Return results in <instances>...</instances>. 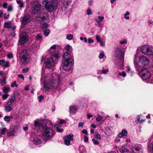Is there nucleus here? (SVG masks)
Here are the masks:
<instances>
[{"label": "nucleus", "mask_w": 153, "mask_h": 153, "mask_svg": "<svg viewBox=\"0 0 153 153\" xmlns=\"http://www.w3.org/2000/svg\"><path fill=\"white\" fill-rule=\"evenodd\" d=\"M43 87L42 88L43 91H48L50 89H56L59 85L60 76L56 73L48 75L45 77Z\"/></svg>", "instance_id": "1"}, {"label": "nucleus", "mask_w": 153, "mask_h": 153, "mask_svg": "<svg viewBox=\"0 0 153 153\" xmlns=\"http://www.w3.org/2000/svg\"><path fill=\"white\" fill-rule=\"evenodd\" d=\"M65 49L67 51L63 55L62 64L63 69L65 70L68 71L70 70L74 62L73 56L68 51L71 52L73 49L70 45L68 44L65 46Z\"/></svg>", "instance_id": "2"}, {"label": "nucleus", "mask_w": 153, "mask_h": 153, "mask_svg": "<svg viewBox=\"0 0 153 153\" xmlns=\"http://www.w3.org/2000/svg\"><path fill=\"white\" fill-rule=\"evenodd\" d=\"M137 55L136 54L134 56V63L135 67L138 70H139V69L144 67L149 64V61L146 56L143 55H141L139 57L138 62L137 59Z\"/></svg>", "instance_id": "3"}, {"label": "nucleus", "mask_w": 153, "mask_h": 153, "mask_svg": "<svg viewBox=\"0 0 153 153\" xmlns=\"http://www.w3.org/2000/svg\"><path fill=\"white\" fill-rule=\"evenodd\" d=\"M18 53H19V58L21 62L24 65L27 63L29 61L30 57V54L25 49H23L19 53V51L18 50Z\"/></svg>", "instance_id": "4"}, {"label": "nucleus", "mask_w": 153, "mask_h": 153, "mask_svg": "<svg viewBox=\"0 0 153 153\" xmlns=\"http://www.w3.org/2000/svg\"><path fill=\"white\" fill-rule=\"evenodd\" d=\"M42 134L43 137L45 138L44 140L47 141L53 138L55 136L54 131L51 128L46 127L43 130Z\"/></svg>", "instance_id": "5"}, {"label": "nucleus", "mask_w": 153, "mask_h": 153, "mask_svg": "<svg viewBox=\"0 0 153 153\" xmlns=\"http://www.w3.org/2000/svg\"><path fill=\"white\" fill-rule=\"evenodd\" d=\"M140 49L144 54L148 56L153 55V47L151 46L145 45L143 46Z\"/></svg>", "instance_id": "6"}, {"label": "nucleus", "mask_w": 153, "mask_h": 153, "mask_svg": "<svg viewBox=\"0 0 153 153\" xmlns=\"http://www.w3.org/2000/svg\"><path fill=\"white\" fill-rule=\"evenodd\" d=\"M140 75L142 77L144 80H147V82H149L151 83H153V80H151L149 81V80H148L151 76L150 73L146 69L143 70L139 72Z\"/></svg>", "instance_id": "7"}, {"label": "nucleus", "mask_w": 153, "mask_h": 153, "mask_svg": "<svg viewBox=\"0 0 153 153\" xmlns=\"http://www.w3.org/2000/svg\"><path fill=\"white\" fill-rule=\"evenodd\" d=\"M51 4L50 5L46 6L45 8L49 12H55L56 10L58 1L57 0H54L52 1H50Z\"/></svg>", "instance_id": "8"}, {"label": "nucleus", "mask_w": 153, "mask_h": 153, "mask_svg": "<svg viewBox=\"0 0 153 153\" xmlns=\"http://www.w3.org/2000/svg\"><path fill=\"white\" fill-rule=\"evenodd\" d=\"M48 19V15L47 12H42L41 11L36 17L35 20L37 22L42 23V21H45Z\"/></svg>", "instance_id": "9"}, {"label": "nucleus", "mask_w": 153, "mask_h": 153, "mask_svg": "<svg viewBox=\"0 0 153 153\" xmlns=\"http://www.w3.org/2000/svg\"><path fill=\"white\" fill-rule=\"evenodd\" d=\"M35 2V0L32 1L31 2L32 4L33 5L31 9V13L33 14H37L42 8L41 5L38 2L34 4Z\"/></svg>", "instance_id": "10"}, {"label": "nucleus", "mask_w": 153, "mask_h": 153, "mask_svg": "<svg viewBox=\"0 0 153 153\" xmlns=\"http://www.w3.org/2000/svg\"><path fill=\"white\" fill-rule=\"evenodd\" d=\"M115 54L116 57L122 62L124 61V52L122 51L120 48L117 47L115 49Z\"/></svg>", "instance_id": "11"}, {"label": "nucleus", "mask_w": 153, "mask_h": 153, "mask_svg": "<svg viewBox=\"0 0 153 153\" xmlns=\"http://www.w3.org/2000/svg\"><path fill=\"white\" fill-rule=\"evenodd\" d=\"M18 127L17 126H11L9 130L7 131V136L8 137L13 136L17 132Z\"/></svg>", "instance_id": "12"}, {"label": "nucleus", "mask_w": 153, "mask_h": 153, "mask_svg": "<svg viewBox=\"0 0 153 153\" xmlns=\"http://www.w3.org/2000/svg\"><path fill=\"white\" fill-rule=\"evenodd\" d=\"M28 39V36L26 32H24L20 34L19 42L20 44L23 45L27 42Z\"/></svg>", "instance_id": "13"}, {"label": "nucleus", "mask_w": 153, "mask_h": 153, "mask_svg": "<svg viewBox=\"0 0 153 153\" xmlns=\"http://www.w3.org/2000/svg\"><path fill=\"white\" fill-rule=\"evenodd\" d=\"M30 18L31 16L28 14H26L23 16L21 17L20 21L22 22V25L23 26L28 23Z\"/></svg>", "instance_id": "14"}, {"label": "nucleus", "mask_w": 153, "mask_h": 153, "mask_svg": "<svg viewBox=\"0 0 153 153\" xmlns=\"http://www.w3.org/2000/svg\"><path fill=\"white\" fill-rule=\"evenodd\" d=\"M73 135L72 134H71L68 135L67 136L63 137L64 140V143L66 146H69L70 144V141L73 140Z\"/></svg>", "instance_id": "15"}, {"label": "nucleus", "mask_w": 153, "mask_h": 153, "mask_svg": "<svg viewBox=\"0 0 153 153\" xmlns=\"http://www.w3.org/2000/svg\"><path fill=\"white\" fill-rule=\"evenodd\" d=\"M71 4V0H63V3L61 8L62 12L66 10Z\"/></svg>", "instance_id": "16"}, {"label": "nucleus", "mask_w": 153, "mask_h": 153, "mask_svg": "<svg viewBox=\"0 0 153 153\" xmlns=\"http://www.w3.org/2000/svg\"><path fill=\"white\" fill-rule=\"evenodd\" d=\"M55 63V62L53 59L51 58L47 59L45 62V66L48 68H51Z\"/></svg>", "instance_id": "17"}, {"label": "nucleus", "mask_w": 153, "mask_h": 153, "mask_svg": "<svg viewBox=\"0 0 153 153\" xmlns=\"http://www.w3.org/2000/svg\"><path fill=\"white\" fill-rule=\"evenodd\" d=\"M131 149L132 153H143L142 149L136 146H132Z\"/></svg>", "instance_id": "18"}, {"label": "nucleus", "mask_w": 153, "mask_h": 153, "mask_svg": "<svg viewBox=\"0 0 153 153\" xmlns=\"http://www.w3.org/2000/svg\"><path fill=\"white\" fill-rule=\"evenodd\" d=\"M60 53L58 51L54 52L52 54L51 59H53L55 62L60 56Z\"/></svg>", "instance_id": "19"}, {"label": "nucleus", "mask_w": 153, "mask_h": 153, "mask_svg": "<svg viewBox=\"0 0 153 153\" xmlns=\"http://www.w3.org/2000/svg\"><path fill=\"white\" fill-rule=\"evenodd\" d=\"M78 107L75 105H71L69 107V112L71 114H75L77 111Z\"/></svg>", "instance_id": "20"}, {"label": "nucleus", "mask_w": 153, "mask_h": 153, "mask_svg": "<svg viewBox=\"0 0 153 153\" xmlns=\"http://www.w3.org/2000/svg\"><path fill=\"white\" fill-rule=\"evenodd\" d=\"M128 132L125 129H123L121 133L118 134V137L122 138L124 137H126L127 135Z\"/></svg>", "instance_id": "21"}, {"label": "nucleus", "mask_w": 153, "mask_h": 153, "mask_svg": "<svg viewBox=\"0 0 153 153\" xmlns=\"http://www.w3.org/2000/svg\"><path fill=\"white\" fill-rule=\"evenodd\" d=\"M33 142L34 144L38 145L41 143L42 141L36 137H34L33 140Z\"/></svg>", "instance_id": "22"}, {"label": "nucleus", "mask_w": 153, "mask_h": 153, "mask_svg": "<svg viewBox=\"0 0 153 153\" xmlns=\"http://www.w3.org/2000/svg\"><path fill=\"white\" fill-rule=\"evenodd\" d=\"M11 98H9V100L7 104L8 105H10L15 101V98L13 96H11Z\"/></svg>", "instance_id": "23"}, {"label": "nucleus", "mask_w": 153, "mask_h": 153, "mask_svg": "<svg viewBox=\"0 0 153 153\" xmlns=\"http://www.w3.org/2000/svg\"><path fill=\"white\" fill-rule=\"evenodd\" d=\"M32 49L34 51L37 50L39 48V44L36 43H34L32 45Z\"/></svg>", "instance_id": "24"}, {"label": "nucleus", "mask_w": 153, "mask_h": 153, "mask_svg": "<svg viewBox=\"0 0 153 153\" xmlns=\"http://www.w3.org/2000/svg\"><path fill=\"white\" fill-rule=\"evenodd\" d=\"M79 153H85L86 152L85 147L83 146H80L79 147Z\"/></svg>", "instance_id": "25"}, {"label": "nucleus", "mask_w": 153, "mask_h": 153, "mask_svg": "<svg viewBox=\"0 0 153 153\" xmlns=\"http://www.w3.org/2000/svg\"><path fill=\"white\" fill-rule=\"evenodd\" d=\"M60 126V125L59 123H56V131L59 132H62L63 129L62 128H60L59 127Z\"/></svg>", "instance_id": "26"}, {"label": "nucleus", "mask_w": 153, "mask_h": 153, "mask_svg": "<svg viewBox=\"0 0 153 153\" xmlns=\"http://www.w3.org/2000/svg\"><path fill=\"white\" fill-rule=\"evenodd\" d=\"M13 117V116L11 115L10 116H6L4 117V119L5 121L9 122L11 120Z\"/></svg>", "instance_id": "27"}, {"label": "nucleus", "mask_w": 153, "mask_h": 153, "mask_svg": "<svg viewBox=\"0 0 153 153\" xmlns=\"http://www.w3.org/2000/svg\"><path fill=\"white\" fill-rule=\"evenodd\" d=\"M148 148L150 152L153 153V143H149L148 146Z\"/></svg>", "instance_id": "28"}, {"label": "nucleus", "mask_w": 153, "mask_h": 153, "mask_svg": "<svg viewBox=\"0 0 153 153\" xmlns=\"http://www.w3.org/2000/svg\"><path fill=\"white\" fill-rule=\"evenodd\" d=\"M42 39V36L41 35L38 34H37L35 37V40L36 41L41 40Z\"/></svg>", "instance_id": "29"}, {"label": "nucleus", "mask_w": 153, "mask_h": 153, "mask_svg": "<svg viewBox=\"0 0 153 153\" xmlns=\"http://www.w3.org/2000/svg\"><path fill=\"white\" fill-rule=\"evenodd\" d=\"M5 110L7 112H9L12 110V108L9 105L6 106L4 107Z\"/></svg>", "instance_id": "30"}, {"label": "nucleus", "mask_w": 153, "mask_h": 153, "mask_svg": "<svg viewBox=\"0 0 153 153\" xmlns=\"http://www.w3.org/2000/svg\"><path fill=\"white\" fill-rule=\"evenodd\" d=\"M2 90L3 92L7 93L10 91V89L9 87L4 86Z\"/></svg>", "instance_id": "31"}, {"label": "nucleus", "mask_w": 153, "mask_h": 153, "mask_svg": "<svg viewBox=\"0 0 153 153\" xmlns=\"http://www.w3.org/2000/svg\"><path fill=\"white\" fill-rule=\"evenodd\" d=\"M140 117L139 115H138L137 116L136 120H135V122L137 123H141L144 121V120H140Z\"/></svg>", "instance_id": "32"}, {"label": "nucleus", "mask_w": 153, "mask_h": 153, "mask_svg": "<svg viewBox=\"0 0 153 153\" xmlns=\"http://www.w3.org/2000/svg\"><path fill=\"white\" fill-rule=\"evenodd\" d=\"M7 130V129L5 128H2L0 129V132L1 134H2L3 135L5 133V132Z\"/></svg>", "instance_id": "33"}, {"label": "nucleus", "mask_w": 153, "mask_h": 153, "mask_svg": "<svg viewBox=\"0 0 153 153\" xmlns=\"http://www.w3.org/2000/svg\"><path fill=\"white\" fill-rule=\"evenodd\" d=\"M9 95L7 93L3 94L2 97V99L3 100H5L7 99Z\"/></svg>", "instance_id": "34"}, {"label": "nucleus", "mask_w": 153, "mask_h": 153, "mask_svg": "<svg viewBox=\"0 0 153 153\" xmlns=\"http://www.w3.org/2000/svg\"><path fill=\"white\" fill-rule=\"evenodd\" d=\"M50 32V31L49 29H47L45 30L44 31V34L46 36H47L49 34Z\"/></svg>", "instance_id": "35"}, {"label": "nucleus", "mask_w": 153, "mask_h": 153, "mask_svg": "<svg viewBox=\"0 0 153 153\" xmlns=\"http://www.w3.org/2000/svg\"><path fill=\"white\" fill-rule=\"evenodd\" d=\"M11 25L10 23L9 22H5L4 26L6 28H9L11 27Z\"/></svg>", "instance_id": "36"}, {"label": "nucleus", "mask_w": 153, "mask_h": 153, "mask_svg": "<svg viewBox=\"0 0 153 153\" xmlns=\"http://www.w3.org/2000/svg\"><path fill=\"white\" fill-rule=\"evenodd\" d=\"M129 12H127L126 13L124 14V18L127 20H128L129 19V17L127 16L129 14Z\"/></svg>", "instance_id": "37"}, {"label": "nucleus", "mask_w": 153, "mask_h": 153, "mask_svg": "<svg viewBox=\"0 0 153 153\" xmlns=\"http://www.w3.org/2000/svg\"><path fill=\"white\" fill-rule=\"evenodd\" d=\"M73 38V36L71 34H68L66 36V39L69 40H71Z\"/></svg>", "instance_id": "38"}, {"label": "nucleus", "mask_w": 153, "mask_h": 153, "mask_svg": "<svg viewBox=\"0 0 153 153\" xmlns=\"http://www.w3.org/2000/svg\"><path fill=\"white\" fill-rule=\"evenodd\" d=\"M95 137L97 139H100L101 138L100 135V134L97 133H95L94 134Z\"/></svg>", "instance_id": "39"}, {"label": "nucleus", "mask_w": 153, "mask_h": 153, "mask_svg": "<svg viewBox=\"0 0 153 153\" xmlns=\"http://www.w3.org/2000/svg\"><path fill=\"white\" fill-rule=\"evenodd\" d=\"M92 141L95 145H97L99 143V141L97 140H96L94 138L92 139Z\"/></svg>", "instance_id": "40"}, {"label": "nucleus", "mask_w": 153, "mask_h": 153, "mask_svg": "<svg viewBox=\"0 0 153 153\" xmlns=\"http://www.w3.org/2000/svg\"><path fill=\"white\" fill-rule=\"evenodd\" d=\"M119 75L120 76H122L123 77H125L126 76V74L125 71H122L121 72H120L119 73Z\"/></svg>", "instance_id": "41"}, {"label": "nucleus", "mask_w": 153, "mask_h": 153, "mask_svg": "<svg viewBox=\"0 0 153 153\" xmlns=\"http://www.w3.org/2000/svg\"><path fill=\"white\" fill-rule=\"evenodd\" d=\"M48 26V25L45 22L43 23L41 25L42 28H45L47 27Z\"/></svg>", "instance_id": "42"}, {"label": "nucleus", "mask_w": 153, "mask_h": 153, "mask_svg": "<svg viewBox=\"0 0 153 153\" xmlns=\"http://www.w3.org/2000/svg\"><path fill=\"white\" fill-rule=\"evenodd\" d=\"M105 57V55L104 53L101 52L100 53V55L99 56V57L100 59H101L102 58H104Z\"/></svg>", "instance_id": "43"}, {"label": "nucleus", "mask_w": 153, "mask_h": 153, "mask_svg": "<svg viewBox=\"0 0 153 153\" xmlns=\"http://www.w3.org/2000/svg\"><path fill=\"white\" fill-rule=\"evenodd\" d=\"M108 72V69H106L101 70V73L104 74H106Z\"/></svg>", "instance_id": "44"}, {"label": "nucleus", "mask_w": 153, "mask_h": 153, "mask_svg": "<svg viewBox=\"0 0 153 153\" xmlns=\"http://www.w3.org/2000/svg\"><path fill=\"white\" fill-rule=\"evenodd\" d=\"M11 87L13 88L14 87H17L18 86V85L16 84V81H14L11 85Z\"/></svg>", "instance_id": "45"}, {"label": "nucleus", "mask_w": 153, "mask_h": 153, "mask_svg": "<svg viewBox=\"0 0 153 153\" xmlns=\"http://www.w3.org/2000/svg\"><path fill=\"white\" fill-rule=\"evenodd\" d=\"M5 78H4L0 82V84L1 85H3L6 84V81H5Z\"/></svg>", "instance_id": "46"}, {"label": "nucleus", "mask_w": 153, "mask_h": 153, "mask_svg": "<svg viewBox=\"0 0 153 153\" xmlns=\"http://www.w3.org/2000/svg\"><path fill=\"white\" fill-rule=\"evenodd\" d=\"M96 39L97 40V42H99L102 40H101V38L100 36V35H98L96 37Z\"/></svg>", "instance_id": "47"}, {"label": "nucleus", "mask_w": 153, "mask_h": 153, "mask_svg": "<svg viewBox=\"0 0 153 153\" xmlns=\"http://www.w3.org/2000/svg\"><path fill=\"white\" fill-rule=\"evenodd\" d=\"M86 13L88 15H90L92 14L91 10L90 9H89L86 10Z\"/></svg>", "instance_id": "48"}, {"label": "nucleus", "mask_w": 153, "mask_h": 153, "mask_svg": "<svg viewBox=\"0 0 153 153\" xmlns=\"http://www.w3.org/2000/svg\"><path fill=\"white\" fill-rule=\"evenodd\" d=\"M48 0H44L42 2V4L43 5H45V7L47 5V4L48 3Z\"/></svg>", "instance_id": "49"}, {"label": "nucleus", "mask_w": 153, "mask_h": 153, "mask_svg": "<svg viewBox=\"0 0 153 153\" xmlns=\"http://www.w3.org/2000/svg\"><path fill=\"white\" fill-rule=\"evenodd\" d=\"M102 117H101L100 115H98V117L96 119V120L97 122L100 121L102 119Z\"/></svg>", "instance_id": "50"}, {"label": "nucleus", "mask_w": 153, "mask_h": 153, "mask_svg": "<svg viewBox=\"0 0 153 153\" xmlns=\"http://www.w3.org/2000/svg\"><path fill=\"white\" fill-rule=\"evenodd\" d=\"M98 19H99V22H102L103 21V20L104 19V17L103 16H99L98 17Z\"/></svg>", "instance_id": "51"}, {"label": "nucleus", "mask_w": 153, "mask_h": 153, "mask_svg": "<svg viewBox=\"0 0 153 153\" xmlns=\"http://www.w3.org/2000/svg\"><path fill=\"white\" fill-rule=\"evenodd\" d=\"M9 66V62L8 61H7L6 62V63H4V65H3V67L4 68L8 67Z\"/></svg>", "instance_id": "52"}, {"label": "nucleus", "mask_w": 153, "mask_h": 153, "mask_svg": "<svg viewBox=\"0 0 153 153\" xmlns=\"http://www.w3.org/2000/svg\"><path fill=\"white\" fill-rule=\"evenodd\" d=\"M39 101V102H41L44 99V96L42 95H40L38 97Z\"/></svg>", "instance_id": "53"}, {"label": "nucleus", "mask_w": 153, "mask_h": 153, "mask_svg": "<svg viewBox=\"0 0 153 153\" xmlns=\"http://www.w3.org/2000/svg\"><path fill=\"white\" fill-rule=\"evenodd\" d=\"M20 96V94L19 92H16L14 94L13 96H14L16 98V97H18Z\"/></svg>", "instance_id": "54"}, {"label": "nucleus", "mask_w": 153, "mask_h": 153, "mask_svg": "<svg viewBox=\"0 0 153 153\" xmlns=\"http://www.w3.org/2000/svg\"><path fill=\"white\" fill-rule=\"evenodd\" d=\"M5 62V60L4 59L0 60V65L3 66Z\"/></svg>", "instance_id": "55"}, {"label": "nucleus", "mask_w": 153, "mask_h": 153, "mask_svg": "<svg viewBox=\"0 0 153 153\" xmlns=\"http://www.w3.org/2000/svg\"><path fill=\"white\" fill-rule=\"evenodd\" d=\"M12 6L10 5L7 8V10L8 12L11 11L12 10Z\"/></svg>", "instance_id": "56"}, {"label": "nucleus", "mask_w": 153, "mask_h": 153, "mask_svg": "<svg viewBox=\"0 0 153 153\" xmlns=\"http://www.w3.org/2000/svg\"><path fill=\"white\" fill-rule=\"evenodd\" d=\"M82 133L83 134H85L86 135H87L88 134L87 130L85 129L82 130Z\"/></svg>", "instance_id": "57"}, {"label": "nucleus", "mask_w": 153, "mask_h": 153, "mask_svg": "<svg viewBox=\"0 0 153 153\" xmlns=\"http://www.w3.org/2000/svg\"><path fill=\"white\" fill-rule=\"evenodd\" d=\"M84 141L85 143H87V142H88V137L86 136H84Z\"/></svg>", "instance_id": "58"}, {"label": "nucleus", "mask_w": 153, "mask_h": 153, "mask_svg": "<svg viewBox=\"0 0 153 153\" xmlns=\"http://www.w3.org/2000/svg\"><path fill=\"white\" fill-rule=\"evenodd\" d=\"M127 42V40L126 39L124 40L123 41H122L120 42V43L121 45H123L124 44H126Z\"/></svg>", "instance_id": "59"}, {"label": "nucleus", "mask_w": 153, "mask_h": 153, "mask_svg": "<svg viewBox=\"0 0 153 153\" xmlns=\"http://www.w3.org/2000/svg\"><path fill=\"white\" fill-rule=\"evenodd\" d=\"M7 56L9 59H12L13 58V55L11 53H9L7 55Z\"/></svg>", "instance_id": "60"}, {"label": "nucleus", "mask_w": 153, "mask_h": 153, "mask_svg": "<svg viewBox=\"0 0 153 153\" xmlns=\"http://www.w3.org/2000/svg\"><path fill=\"white\" fill-rule=\"evenodd\" d=\"M34 125L36 126H39V123L37 121H35L34 123Z\"/></svg>", "instance_id": "61"}, {"label": "nucleus", "mask_w": 153, "mask_h": 153, "mask_svg": "<svg viewBox=\"0 0 153 153\" xmlns=\"http://www.w3.org/2000/svg\"><path fill=\"white\" fill-rule=\"evenodd\" d=\"M7 3L6 2L4 3L3 4L2 7L4 9H6L7 8Z\"/></svg>", "instance_id": "62"}, {"label": "nucleus", "mask_w": 153, "mask_h": 153, "mask_svg": "<svg viewBox=\"0 0 153 153\" xmlns=\"http://www.w3.org/2000/svg\"><path fill=\"white\" fill-rule=\"evenodd\" d=\"M122 151L123 153H126L128 151V150L124 148L122 149Z\"/></svg>", "instance_id": "63"}, {"label": "nucleus", "mask_w": 153, "mask_h": 153, "mask_svg": "<svg viewBox=\"0 0 153 153\" xmlns=\"http://www.w3.org/2000/svg\"><path fill=\"white\" fill-rule=\"evenodd\" d=\"M149 143H153V135L150 138L149 140Z\"/></svg>", "instance_id": "64"}]
</instances>
